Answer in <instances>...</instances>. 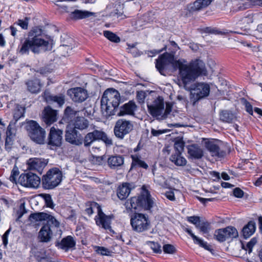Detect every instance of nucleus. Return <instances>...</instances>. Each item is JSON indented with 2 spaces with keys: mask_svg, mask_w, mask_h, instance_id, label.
<instances>
[{
  "mask_svg": "<svg viewBox=\"0 0 262 262\" xmlns=\"http://www.w3.org/2000/svg\"><path fill=\"white\" fill-rule=\"evenodd\" d=\"M186 61L178 60L176 67L179 70V77L186 90L189 89L191 83L200 76L206 75L207 71L204 62L199 59L192 61L188 64Z\"/></svg>",
  "mask_w": 262,
  "mask_h": 262,
  "instance_id": "1",
  "label": "nucleus"
},
{
  "mask_svg": "<svg viewBox=\"0 0 262 262\" xmlns=\"http://www.w3.org/2000/svg\"><path fill=\"white\" fill-rule=\"evenodd\" d=\"M49 45V41L42 37L41 30L35 28L29 32L24 42H21L19 52L22 55L29 54L31 51L35 54H38L47 50Z\"/></svg>",
  "mask_w": 262,
  "mask_h": 262,
  "instance_id": "2",
  "label": "nucleus"
},
{
  "mask_svg": "<svg viewBox=\"0 0 262 262\" xmlns=\"http://www.w3.org/2000/svg\"><path fill=\"white\" fill-rule=\"evenodd\" d=\"M120 101V95L118 91L114 89L105 91L101 99V108L103 116L107 117L114 115Z\"/></svg>",
  "mask_w": 262,
  "mask_h": 262,
  "instance_id": "3",
  "label": "nucleus"
},
{
  "mask_svg": "<svg viewBox=\"0 0 262 262\" xmlns=\"http://www.w3.org/2000/svg\"><path fill=\"white\" fill-rule=\"evenodd\" d=\"M124 205L126 209L129 210L136 209L140 207L145 210H150L156 203L155 199L143 186L140 195L131 198L125 202Z\"/></svg>",
  "mask_w": 262,
  "mask_h": 262,
  "instance_id": "4",
  "label": "nucleus"
},
{
  "mask_svg": "<svg viewBox=\"0 0 262 262\" xmlns=\"http://www.w3.org/2000/svg\"><path fill=\"white\" fill-rule=\"evenodd\" d=\"M28 135L34 142L39 144H43L45 142L46 133L35 121L30 120L26 126Z\"/></svg>",
  "mask_w": 262,
  "mask_h": 262,
  "instance_id": "5",
  "label": "nucleus"
},
{
  "mask_svg": "<svg viewBox=\"0 0 262 262\" xmlns=\"http://www.w3.org/2000/svg\"><path fill=\"white\" fill-rule=\"evenodd\" d=\"M62 178L61 171L57 168H53L48 171L42 177V184L47 189H52L59 185Z\"/></svg>",
  "mask_w": 262,
  "mask_h": 262,
  "instance_id": "6",
  "label": "nucleus"
},
{
  "mask_svg": "<svg viewBox=\"0 0 262 262\" xmlns=\"http://www.w3.org/2000/svg\"><path fill=\"white\" fill-rule=\"evenodd\" d=\"M174 54L166 52L161 55L156 60V67L161 74L165 75V70L169 69L171 67H176V62Z\"/></svg>",
  "mask_w": 262,
  "mask_h": 262,
  "instance_id": "7",
  "label": "nucleus"
},
{
  "mask_svg": "<svg viewBox=\"0 0 262 262\" xmlns=\"http://www.w3.org/2000/svg\"><path fill=\"white\" fill-rule=\"evenodd\" d=\"M130 224L133 229L138 232L147 230L149 226L148 217L142 213H136L131 218Z\"/></svg>",
  "mask_w": 262,
  "mask_h": 262,
  "instance_id": "8",
  "label": "nucleus"
},
{
  "mask_svg": "<svg viewBox=\"0 0 262 262\" xmlns=\"http://www.w3.org/2000/svg\"><path fill=\"white\" fill-rule=\"evenodd\" d=\"M133 124L130 121L119 119L114 127V134L116 137L122 139L133 130Z\"/></svg>",
  "mask_w": 262,
  "mask_h": 262,
  "instance_id": "9",
  "label": "nucleus"
},
{
  "mask_svg": "<svg viewBox=\"0 0 262 262\" xmlns=\"http://www.w3.org/2000/svg\"><path fill=\"white\" fill-rule=\"evenodd\" d=\"M29 220L32 223L35 222L47 221V224L51 228H58L59 222L52 215L45 212L34 213L30 214Z\"/></svg>",
  "mask_w": 262,
  "mask_h": 262,
  "instance_id": "10",
  "label": "nucleus"
},
{
  "mask_svg": "<svg viewBox=\"0 0 262 262\" xmlns=\"http://www.w3.org/2000/svg\"><path fill=\"white\" fill-rule=\"evenodd\" d=\"M149 114L154 117L158 119L164 118V102L162 98L159 97L155 99L152 104H147Z\"/></svg>",
  "mask_w": 262,
  "mask_h": 262,
  "instance_id": "11",
  "label": "nucleus"
},
{
  "mask_svg": "<svg viewBox=\"0 0 262 262\" xmlns=\"http://www.w3.org/2000/svg\"><path fill=\"white\" fill-rule=\"evenodd\" d=\"M18 183L26 187L36 188L40 183V179L36 174L31 172L22 173L18 179Z\"/></svg>",
  "mask_w": 262,
  "mask_h": 262,
  "instance_id": "12",
  "label": "nucleus"
},
{
  "mask_svg": "<svg viewBox=\"0 0 262 262\" xmlns=\"http://www.w3.org/2000/svg\"><path fill=\"white\" fill-rule=\"evenodd\" d=\"M94 205L97 207V215L95 218L96 225L105 230H111V224L113 215H106L103 212L99 204H94Z\"/></svg>",
  "mask_w": 262,
  "mask_h": 262,
  "instance_id": "13",
  "label": "nucleus"
},
{
  "mask_svg": "<svg viewBox=\"0 0 262 262\" xmlns=\"http://www.w3.org/2000/svg\"><path fill=\"white\" fill-rule=\"evenodd\" d=\"M210 89V86L207 83H198L193 88L191 86L187 90L191 91V94L192 95V99L194 100H199L208 96Z\"/></svg>",
  "mask_w": 262,
  "mask_h": 262,
  "instance_id": "14",
  "label": "nucleus"
},
{
  "mask_svg": "<svg viewBox=\"0 0 262 262\" xmlns=\"http://www.w3.org/2000/svg\"><path fill=\"white\" fill-rule=\"evenodd\" d=\"M48 163V160L38 158H30L27 162L28 168L41 174Z\"/></svg>",
  "mask_w": 262,
  "mask_h": 262,
  "instance_id": "15",
  "label": "nucleus"
},
{
  "mask_svg": "<svg viewBox=\"0 0 262 262\" xmlns=\"http://www.w3.org/2000/svg\"><path fill=\"white\" fill-rule=\"evenodd\" d=\"M63 131L53 126L51 128L48 138V144L54 147H59L61 145Z\"/></svg>",
  "mask_w": 262,
  "mask_h": 262,
  "instance_id": "16",
  "label": "nucleus"
},
{
  "mask_svg": "<svg viewBox=\"0 0 262 262\" xmlns=\"http://www.w3.org/2000/svg\"><path fill=\"white\" fill-rule=\"evenodd\" d=\"M68 94L71 99L75 102H82L85 101L88 97L87 91L80 87L69 89L68 91Z\"/></svg>",
  "mask_w": 262,
  "mask_h": 262,
  "instance_id": "17",
  "label": "nucleus"
},
{
  "mask_svg": "<svg viewBox=\"0 0 262 262\" xmlns=\"http://www.w3.org/2000/svg\"><path fill=\"white\" fill-rule=\"evenodd\" d=\"M65 137L66 140L72 144L79 146L83 144L82 135L75 128L67 130Z\"/></svg>",
  "mask_w": 262,
  "mask_h": 262,
  "instance_id": "18",
  "label": "nucleus"
},
{
  "mask_svg": "<svg viewBox=\"0 0 262 262\" xmlns=\"http://www.w3.org/2000/svg\"><path fill=\"white\" fill-rule=\"evenodd\" d=\"M227 6L231 11L237 12L244 10L249 8L251 6V2L249 0H233L227 3Z\"/></svg>",
  "mask_w": 262,
  "mask_h": 262,
  "instance_id": "19",
  "label": "nucleus"
},
{
  "mask_svg": "<svg viewBox=\"0 0 262 262\" xmlns=\"http://www.w3.org/2000/svg\"><path fill=\"white\" fill-rule=\"evenodd\" d=\"M43 121L47 125H50L57 120V112L50 106L45 108L42 112Z\"/></svg>",
  "mask_w": 262,
  "mask_h": 262,
  "instance_id": "20",
  "label": "nucleus"
},
{
  "mask_svg": "<svg viewBox=\"0 0 262 262\" xmlns=\"http://www.w3.org/2000/svg\"><path fill=\"white\" fill-rule=\"evenodd\" d=\"M43 96L47 102L57 103L59 107L62 106L65 102V96L61 94L53 95L50 94L48 91H46L43 93Z\"/></svg>",
  "mask_w": 262,
  "mask_h": 262,
  "instance_id": "21",
  "label": "nucleus"
},
{
  "mask_svg": "<svg viewBox=\"0 0 262 262\" xmlns=\"http://www.w3.org/2000/svg\"><path fill=\"white\" fill-rule=\"evenodd\" d=\"M95 126L94 127L95 128ZM100 130L94 129L93 131L86 134L83 138V144L86 147L90 146L93 143L96 141H99L100 137Z\"/></svg>",
  "mask_w": 262,
  "mask_h": 262,
  "instance_id": "22",
  "label": "nucleus"
},
{
  "mask_svg": "<svg viewBox=\"0 0 262 262\" xmlns=\"http://www.w3.org/2000/svg\"><path fill=\"white\" fill-rule=\"evenodd\" d=\"M137 109V105L134 101H129L121 106L118 116H123L125 115H134L135 112Z\"/></svg>",
  "mask_w": 262,
  "mask_h": 262,
  "instance_id": "23",
  "label": "nucleus"
},
{
  "mask_svg": "<svg viewBox=\"0 0 262 262\" xmlns=\"http://www.w3.org/2000/svg\"><path fill=\"white\" fill-rule=\"evenodd\" d=\"M213 0H196L188 6L190 12L199 11L207 7Z\"/></svg>",
  "mask_w": 262,
  "mask_h": 262,
  "instance_id": "24",
  "label": "nucleus"
},
{
  "mask_svg": "<svg viewBox=\"0 0 262 262\" xmlns=\"http://www.w3.org/2000/svg\"><path fill=\"white\" fill-rule=\"evenodd\" d=\"M132 190L131 185L127 183H124L119 186L117 189V196L121 200L127 198Z\"/></svg>",
  "mask_w": 262,
  "mask_h": 262,
  "instance_id": "25",
  "label": "nucleus"
},
{
  "mask_svg": "<svg viewBox=\"0 0 262 262\" xmlns=\"http://www.w3.org/2000/svg\"><path fill=\"white\" fill-rule=\"evenodd\" d=\"M188 154L190 157L195 159H200L203 156L202 148L196 144H191L187 147Z\"/></svg>",
  "mask_w": 262,
  "mask_h": 262,
  "instance_id": "26",
  "label": "nucleus"
},
{
  "mask_svg": "<svg viewBox=\"0 0 262 262\" xmlns=\"http://www.w3.org/2000/svg\"><path fill=\"white\" fill-rule=\"evenodd\" d=\"M52 230L49 225H45L41 228L39 232V238L43 242H49L52 237Z\"/></svg>",
  "mask_w": 262,
  "mask_h": 262,
  "instance_id": "27",
  "label": "nucleus"
},
{
  "mask_svg": "<svg viewBox=\"0 0 262 262\" xmlns=\"http://www.w3.org/2000/svg\"><path fill=\"white\" fill-rule=\"evenodd\" d=\"M26 84L27 86V90L33 94L38 93L42 86L40 80L36 78L28 80Z\"/></svg>",
  "mask_w": 262,
  "mask_h": 262,
  "instance_id": "28",
  "label": "nucleus"
},
{
  "mask_svg": "<svg viewBox=\"0 0 262 262\" xmlns=\"http://www.w3.org/2000/svg\"><path fill=\"white\" fill-rule=\"evenodd\" d=\"M92 16H95V13L89 11L76 9L70 13V17L73 19H80Z\"/></svg>",
  "mask_w": 262,
  "mask_h": 262,
  "instance_id": "29",
  "label": "nucleus"
},
{
  "mask_svg": "<svg viewBox=\"0 0 262 262\" xmlns=\"http://www.w3.org/2000/svg\"><path fill=\"white\" fill-rule=\"evenodd\" d=\"M184 231L191 236L195 244L199 245L200 247L210 252L213 250L210 245H208L206 242L195 235L190 229L185 228Z\"/></svg>",
  "mask_w": 262,
  "mask_h": 262,
  "instance_id": "30",
  "label": "nucleus"
},
{
  "mask_svg": "<svg viewBox=\"0 0 262 262\" xmlns=\"http://www.w3.org/2000/svg\"><path fill=\"white\" fill-rule=\"evenodd\" d=\"M107 163L111 168L115 169L123 164L124 158L120 155L112 156L108 158Z\"/></svg>",
  "mask_w": 262,
  "mask_h": 262,
  "instance_id": "31",
  "label": "nucleus"
},
{
  "mask_svg": "<svg viewBox=\"0 0 262 262\" xmlns=\"http://www.w3.org/2000/svg\"><path fill=\"white\" fill-rule=\"evenodd\" d=\"M220 119L224 122L231 123L236 120V116L230 111L223 110L220 113Z\"/></svg>",
  "mask_w": 262,
  "mask_h": 262,
  "instance_id": "32",
  "label": "nucleus"
},
{
  "mask_svg": "<svg viewBox=\"0 0 262 262\" xmlns=\"http://www.w3.org/2000/svg\"><path fill=\"white\" fill-rule=\"evenodd\" d=\"M75 246V242L71 236H68L63 238L59 244V247L65 251H68L69 249L74 247Z\"/></svg>",
  "mask_w": 262,
  "mask_h": 262,
  "instance_id": "33",
  "label": "nucleus"
},
{
  "mask_svg": "<svg viewBox=\"0 0 262 262\" xmlns=\"http://www.w3.org/2000/svg\"><path fill=\"white\" fill-rule=\"evenodd\" d=\"M206 147L213 157H219L221 156L219 146L213 141L206 143Z\"/></svg>",
  "mask_w": 262,
  "mask_h": 262,
  "instance_id": "34",
  "label": "nucleus"
},
{
  "mask_svg": "<svg viewBox=\"0 0 262 262\" xmlns=\"http://www.w3.org/2000/svg\"><path fill=\"white\" fill-rule=\"evenodd\" d=\"M170 160L177 166H184L186 164L187 161L185 158L181 156V153L176 152L172 155Z\"/></svg>",
  "mask_w": 262,
  "mask_h": 262,
  "instance_id": "35",
  "label": "nucleus"
},
{
  "mask_svg": "<svg viewBox=\"0 0 262 262\" xmlns=\"http://www.w3.org/2000/svg\"><path fill=\"white\" fill-rule=\"evenodd\" d=\"M255 231V224L252 221L249 222L243 229L244 238H247L252 235Z\"/></svg>",
  "mask_w": 262,
  "mask_h": 262,
  "instance_id": "36",
  "label": "nucleus"
},
{
  "mask_svg": "<svg viewBox=\"0 0 262 262\" xmlns=\"http://www.w3.org/2000/svg\"><path fill=\"white\" fill-rule=\"evenodd\" d=\"M131 158L132 159V166H139L146 169L148 167V165L142 160L141 157L139 155L137 154L131 155Z\"/></svg>",
  "mask_w": 262,
  "mask_h": 262,
  "instance_id": "37",
  "label": "nucleus"
},
{
  "mask_svg": "<svg viewBox=\"0 0 262 262\" xmlns=\"http://www.w3.org/2000/svg\"><path fill=\"white\" fill-rule=\"evenodd\" d=\"M89 126V121L84 117H77L74 123L75 129L83 130Z\"/></svg>",
  "mask_w": 262,
  "mask_h": 262,
  "instance_id": "38",
  "label": "nucleus"
},
{
  "mask_svg": "<svg viewBox=\"0 0 262 262\" xmlns=\"http://www.w3.org/2000/svg\"><path fill=\"white\" fill-rule=\"evenodd\" d=\"M80 111L74 110L70 106H68L64 110V117L68 121H71L77 116L79 115Z\"/></svg>",
  "mask_w": 262,
  "mask_h": 262,
  "instance_id": "39",
  "label": "nucleus"
},
{
  "mask_svg": "<svg viewBox=\"0 0 262 262\" xmlns=\"http://www.w3.org/2000/svg\"><path fill=\"white\" fill-rule=\"evenodd\" d=\"M225 229L227 239L236 238L238 236V232L234 227L229 226L225 228Z\"/></svg>",
  "mask_w": 262,
  "mask_h": 262,
  "instance_id": "40",
  "label": "nucleus"
},
{
  "mask_svg": "<svg viewBox=\"0 0 262 262\" xmlns=\"http://www.w3.org/2000/svg\"><path fill=\"white\" fill-rule=\"evenodd\" d=\"M103 35L106 38L112 42L117 43L120 41L119 37L110 31H104L103 32Z\"/></svg>",
  "mask_w": 262,
  "mask_h": 262,
  "instance_id": "41",
  "label": "nucleus"
},
{
  "mask_svg": "<svg viewBox=\"0 0 262 262\" xmlns=\"http://www.w3.org/2000/svg\"><path fill=\"white\" fill-rule=\"evenodd\" d=\"M226 234L225 228L220 229L215 232L214 236L217 241L224 242L227 239Z\"/></svg>",
  "mask_w": 262,
  "mask_h": 262,
  "instance_id": "42",
  "label": "nucleus"
},
{
  "mask_svg": "<svg viewBox=\"0 0 262 262\" xmlns=\"http://www.w3.org/2000/svg\"><path fill=\"white\" fill-rule=\"evenodd\" d=\"M25 113V109L20 106H17L14 110L13 117L16 121H17L19 118L24 116Z\"/></svg>",
  "mask_w": 262,
  "mask_h": 262,
  "instance_id": "43",
  "label": "nucleus"
},
{
  "mask_svg": "<svg viewBox=\"0 0 262 262\" xmlns=\"http://www.w3.org/2000/svg\"><path fill=\"white\" fill-rule=\"evenodd\" d=\"M196 228L203 233H207L210 230V224L208 222H201Z\"/></svg>",
  "mask_w": 262,
  "mask_h": 262,
  "instance_id": "44",
  "label": "nucleus"
},
{
  "mask_svg": "<svg viewBox=\"0 0 262 262\" xmlns=\"http://www.w3.org/2000/svg\"><path fill=\"white\" fill-rule=\"evenodd\" d=\"M39 195L44 199L46 205L50 208L54 206L51 196L49 194L41 193Z\"/></svg>",
  "mask_w": 262,
  "mask_h": 262,
  "instance_id": "45",
  "label": "nucleus"
},
{
  "mask_svg": "<svg viewBox=\"0 0 262 262\" xmlns=\"http://www.w3.org/2000/svg\"><path fill=\"white\" fill-rule=\"evenodd\" d=\"M146 244L154 252L161 253L162 252L161 247L158 243L147 242Z\"/></svg>",
  "mask_w": 262,
  "mask_h": 262,
  "instance_id": "46",
  "label": "nucleus"
},
{
  "mask_svg": "<svg viewBox=\"0 0 262 262\" xmlns=\"http://www.w3.org/2000/svg\"><path fill=\"white\" fill-rule=\"evenodd\" d=\"M257 243V239L256 238H252L250 242H249L246 246V247L243 245L242 247L243 248L245 249L246 251H248V253L250 254L252 251V249L254 246Z\"/></svg>",
  "mask_w": 262,
  "mask_h": 262,
  "instance_id": "47",
  "label": "nucleus"
},
{
  "mask_svg": "<svg viewBox=\"0 0 262 262\" xmlns=\"http://www.w3.org/2000/svg\"><path fill=\"white\" fill-rule=\"evenodd\" d=\"M155 182L160 186L166 187L167 186V181L163 176H157L155 179Z\"/></svg>",
  "mask_w": 262,
  "mask_h": 262,
  "instance_id": "48",
  "label": "nucleus"
},
{
  "mask_svg": "<svg viewBox=\"0 0 262 262\" xmlns=\"http://www.w3.org/2000/svg\"><path fill=\"white\" fill-rule=\"evenodd\" d=\"M29 18L28 17H26L24 20L23 19H18L16 22L14 23V25L19 26L22 29L27 30L28 27V23H29Z\"/></svg>",
  "mask_w": 262,
  "mask_h": 262,
  "instance_id": "49",
  "label": "nucleus"
},
{
  "mask_svg": "<svg viewBox=\"0 0 262 262\" xmlns=\"http://www.w3.org/2000/svg\"><path fill=\"white\" fill-rule=\"evenodd\" d=\"M174 147L176 149V152L181 153L184 149V142L182 140L179 139L175 142Z\"/></svg>",
  "mask_w": 262,
  "mask_h": 262,
  "instance_id": "50",
  "label": "nucleus"
},
{
  "mask_svg": "<svg viewBox=\"0 0 262 262\" xmlns=\"http://www.w3.org/2000/svg\"><path fill=\"white\" fill-rule=\"evenodd\" d=\"M96 252L101 255L110 256L111 255V252L107 249L104 247H97Z\"/></svg>",
  "mask_w": 262,
  "mask_h": 262,
  "instance_id": "51",
  "label": "nucleus"
},
{
  "mask_svg": "<svg viewBox=\"0 0 262 262\" xmlns=\"http://www.w3.org/2000/svg\"><path fill=\"white\" fill-rule=\"evenodd\" d=\"M100 133L101 135L99 140L103 141L107 145H111L113 144L112 140L108 138L104 132L101 130Z\"/></svg>",
  "mask_w": 262,
  "mask_h": 262,
  "instance_id": "52",
  "label": "nucleus"
},
{
  "mask_svg": "<svg viewBox=\"0 0 262 262\" xmlns=\"http://www.w3.org/2000/svg\"><path fill=\"white\" fill-rule=\"evenodd\" d=\"M19 174V171L17 167L13 168L11 171V175L9 177V180L13 183L16 184L17 177Z\"/></svg>",
  "mask_w": 262,
  "mask_h": 262,
  "instance_id": "53",
  "label": "nucleus"
},
{
  "mask_svg": "<svg viewBox=\"0 0 262 262\" xmlns=\"http://www.w3.org/2000/svg\"><path fill=\"white\" fill-rule=\"evenodd\" d=\"M163 249L165 253L173 254L176 252L175 247L170 244H165L163 247Z\"/></svg>",
  "mask_w": 262,
  "mask_h": 262,
  "instance_id": "54",
  "label": "nucleus"
},
{
  "mask_svg": "<svg viewBox=\"0 0 262 262\" xmlns=\"http://www.w3.org/2000/svg\"><path fill=\"white\" fill-rule=\"evenodd\" d=\"M16 129L14 124H12L10 123V124L8 126L7 131H6V135L9 136H15Z\"/></svg>",
  "mask_w": 262,
  "mask_h": 262,
  "instance_id": "55",
  "label": "nucleus"
},
{
  "mask_svg": "<svg viewBox=\"0 0 262 262\" xmlns=\"http://www.w3.org/2000/svg\"><path fill=\"white\" fill-rule=\"evenodd\" d=\"M128 52L130 53L134 57L138 56L140 55L138 50L135 47L134 45H128L127 48Z\"/></svg>",
  "mask_w": 262,
  "mask_h": 262,
  "instance_id": "56",
  "label": "nucleus"
},
{
  "mask_svg": "<svg viewBox=\"0 0 262 262\" xmlns=\"http://www.w3.org/2000/svg\"><path fill=\"white\" fill-rule=\"evenodd\" d=\"M187 220L188 222L194 224L196 228H197L198 225H199L201 222L200 220L199 217L195 216H189L188 217Z\"/></svg>",
  "mask_w": 262,
  "mask_h": 262,
  "instance_id": "57",
  "label": "nucleus"
},
{
  "mask_svg": "<svg viewBox=\"0 0 262 262\" xmlns=\"http://www.w3.org/2000/svg\"><path fill=\"white\" fill-rule=\"evenodd\" d=\"M241 21L243 24L250 25L253 21V17L252 15H249L242 18Z\"/></svg>",
  "mask_w": 262,
  "mask_h": 262,
  "instance_id": "58",
  "label": "nucleus"
},
{
  "mask_svg": "<svg viewBox=\"0 0 262 262\" xmlns=\"http://www.w3.org/2000/svg\"><path fill=\"white\" fill-rule=\"evenodd\" d=\"M14 139V136H9L6 135V142H5L6 146L10 148L11 147V146L13 144Z\"/></svg>",
  "mask_w": 262,
  "mask_h": 262,
  "instance_id": "59",
  "label": "nucleus"
},
{
  "mask_svg": "<svg viewBox=\"0 0 262 262\" xmlns=\"http://www.w3.org/2000/svg\"><path fill=\"white\" fill-rule=\"evenodd\" d=\"M94 204H98L96 203H93V204H92L91 205V206L85 209V212L89 215H91V214H92L93 213L94 209H97V207L95 206Z\"/></svg>",
  "mask_w": 262,
  "mask_h": 262,
  "instance_id": "60",
  "label": "nucleus"
},
{
  "mask_svg": "<svg viewBox=\"0 0 262 262\" xmlns=\"http://www.w3.org/2000/svg\"><path fill=\"white\" fill-rule=\"evenodd\" d=\"M233 194L236 198H242L243 196L244 192L239 188H236L233 190Z\"/></svg>",
  "mask_w": 262,
  "mask_h": 262,
  "instance_id": "61",
  "label": "nucleus"
},
{
  "mask_svg": "<svg viewBox=\"0 0 262 262\" xmlns=\"http://www.w3.org/2000/svg\"><path fill=\"white\" fill-rule=\"evenodd\" d=\"M80 115H84L85 117H90L92 115V111L89 108H84L80 111Z\"/></svg>",
  "mask_w": 262,
  "mask_h": 262,
  "instance_id": "62",
  "label": "nucleus"
},
{
  "mask_svg": "<svg viewBox=\"0 0 262 262\" xmlns=\"http://www.w3.org/2000/svg\"><path fill=\"white\" fill-rule=\"evenodd\" d=\"M164 195L170 201H174L175 200V196L173 191H167L164 193Z\"/></svg>",
  "mask_w": 262,
  "mask_h": 262,
  "instance_id": "63",
  "label": "nucleus"
},
{
  "mask_svg": "<svg viewBox=\"0 0 262 262\" xmlns=\"http://www.w3.org/2000/svg\"><path fill=\"white\" fill-rule=\"evenodd\" d=\"M245 105L246 111L250 115H253V108L251 104L249 102L245 101Z\"/></svg>",
  "mask_w": 262,
  "mask_h": 262,
  "instance_id": "64",
  "label": "nucleus"
}]
</instances>
